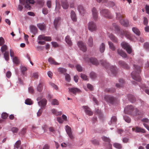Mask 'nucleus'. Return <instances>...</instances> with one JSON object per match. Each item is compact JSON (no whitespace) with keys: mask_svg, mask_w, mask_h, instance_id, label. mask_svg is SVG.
Returning <instances> with one entry per match:
<instances>
[{"mask_svg":"<svg viewBox=\"0 0 149 149\" xmlns=\"http://www.w3.org/2000/svg\"><path fill=\"white\" fill-rule=\"evenodd\" d=\"M134 71L132 72L131 76L134 79L140 81L141 78L139 75L141 72V67L136 65H134Z\"/></svg>","mask_w":149,"mask_h":149,"instance_id":"nucleus-1","label":"nucleus"},{"mask_svg":"<svg viewBox=\"0 0 149 149\" xmlns=\"http://www.w3.org/2000/svg\"><path fill=\"white\" fill-rule=\"evenodd\" d=\"M113 25L115 29V30L117 33L120 34L121 36L124 35L125 36L130 40L131 39V35L130 33L126 30L123 31H120L119 27L116 23H113Z\"/></svg>","mask_w":149,"mask_h":149,"instance_id":"nucleus-2","label":"nucleus"},{"mask_svg":"<svg viewBox=\"0 0 149 149\" xmlns=\"http://www.w3.org/2000/svg\"><path fill=\"white\" fill-rule=\"evenodd\" d=\"M116 19L119 20L120 23L125 27H127L129 25V22L127 20H125L124 19V16L120 13H116Z\"/></svg>","mask_w":149,"mask_h":149,"instance_id":"nucleus-3","label":"nucleus"},{"mask_svg":"<svg viewBox=\"0 0 149 149\" xmlns=\"http://www.w3.org/2000/svg\"><path fill=\"white\" fill-rule=\"evenodd\" d=\"M122 47L125 49L128 53L130 54L131 53L132 49L130 45L125 42H123L121 44Z\"/></svg>","mask_w":149,"mask_h":149,"instance_id":"nucleus-4","label":"nucleus"},{"mask_svg":"<svg viewBox=\"0 0 149 149\" xmlns=\"http://www.w3.org/2000/svg\"><path fill=\"white\" fill-rule=\"evenodd\" d=\"M134 110V108L132 105L127 106L124 109V112L125 113L131 115H132V114L134 112H132Z\"/></svg>","mask_w":149,"mask_h":149,"instance_id":"nucleus-5","label":"nucleus"},{"mask_svg":"<svg viewBox=\"0 0 149 149\" xmlns=\"http://www.w3.org/2000/svg\"><path fill=\"white\" fill-rule=\"evenodd\" d=\"M100 13L104 17L109 18H111L112 16L109 10L106 9H104L101 10Z\"/></svg>","mask_w":149,"mask_h":149,"instance_id":"nucleus-6","label":"nucleus"},{"mask_svg":"<svg viewBox=\"0 0 149 149\" xmlns=\"http://www.w3.org/2000/svg\"><path fill=\"white\" fill-rule=\"evenodd\" d=\"M143 113L142 110H139L137 109H135L134 111V113L132 114L133 116H138L139 119L143 116Z\"/></svg>","mask_w":149,"mask_h":149,"instance_id":"nucleus-7","label":"nucleus"},{"mask_svg":"<svg viewBox=\"0 0 149 149\" xmlns=\"http://www.w3.org/2000/svg\"><path fill=\"white\" fill-rule=\"evenodd\" d=\"M88 29L91 31H95L96 29V24L93 22H90L88 23Z\"/></svg>","mask_w":149,"mask_h":149,"instance_id":"nucleus-8","label":"nucleus"},{"mask_svg":"<svg viewBox=\"0 0 149 149\" xmlns=\"http://www.w3.org/2000/svg\"><path fill=\"white\" fill-rule=\"evenodd\" d=\"M132 130L135 131L136 132H141L142 133H146V131L145 129L138 126H136L132 128Z\"/></svg>","mask_w":149,"mask_h":149,"instance_id":"nucleus-9","label":"nucleus"},{"mask_svg":"<svg viewBox=\"0 0 149 149\" xmlns=\"http://www.w3.org/2000/svg\"><path fill=\"white\" fill-rule=\"evenodd\" d=\"M66 131L70 138L71 139H74V136L72 134L71 128L68 125L65 126Z\"/></svg>","mask_w":149,"mask_h":149,"instance_id":"nucleus-10","label":"nucleus"},{"mask_svg":"<svg viewBox=\"0 0 149 149\" xmlns=\"http://www.w3.org/2000/svg\"><path fill=\"white\" fill-rule=\"evenodd\" d=\"M105 100L110 103H113L115 101V98L109 95H105L104 97Z\"/></svg>","mask_w":149,"mask_h":149,"instance_id":"nucleus-11","label":"nucleus"},{"mask_svg":"<svg viewBox=\"0 0 149 149\" xmlns=\"http://www.w3.org/2000/svg\"><path fill=\"white\" fill-rule=\"evenodd\" d=\"M77 45L80 49L83 52H85L86 51L87 48L86 47L82 41H80L78 42Z\"/></svg>","mask_w":149,"mask_h":149,"instance_id":"nucleus-12","label":"nucleus"},{"mask_svg":"<svg viewBox=\"0 0 149 149\" xmlns=\"http://www.w3.org/2000/svg\"><path fill=\"white\" fill-rule=\"evenodd\" d=\"M110 71L111 72V73H110L109 72H108L110 76H115L117 73L116 67L114 66H111L110 68Z\"/></svg>","mask_w":149,"mask_h":149,"instance_id":"nucleus-13","label":"nucleus"},{"mask_svg":"<svg viewBox=\"0 0 149 149\" xmlns=\"http://www.w3.org/2000/svg\"><path fill=\"white\" fill-rule=\"evenodd\" d=\"M69 91L75 95L77 93H80L81 91L77 88H69Z\"/></svg>","mask_w":149,"mask_h":149,"instance_id":"nucleus-14","label":"nucleus"},{"mask_svg":"<svg viewBox=\"0 0 149 149\" xmlns=\"http://www.w3.org/2000/svg\"><path fill=\"white\" fill-rule=\"evenodd\" d=\"M92 15L93 19L95 20H96L98 19V16L97 11L96 9L94 7L92 10Z\"/></svg>","mask_w":149,"mask_h":149,"instance_id":"nucleus-15","label":"nucleus"},{"mask_svg":"<svg viewBox=\"0 0 149 149\" xmlns=\"http://www.w3.org/2000/svg\"><path fill=\"white\" fill-rule=\"evenodd\" d=\"M39 82L40 83L37 87V90L41 92L43 89L44 83L43 81L42 80H40Z\"/></svg>","mask_w":149,"mask_h":149,"instance_id":"nucleus-16","label":"nucleus"},{"mask_svg":"<svg viewBox=\"0 0 149 149\" xmlns=\"http://www.w3.org/2000/svg\"><path fill=\"white\" fill-rule=\"evenodd\" d=\"M61 4L63 8L65 9L68 8L69 4L67 0H61Z\"/></svg>","mask_w":149,"mask_h":149,"instance_id":"nucleus-17","label":"nucleus"},{"mask_svg":"<svg viewBox=\"0 0 149 149\" xmlns=\"http://www.w3.org/2000/svg\"><path fill=\"white\" fill-rule=\"evenodd\" d=\"M47 103V100L46 99H43L39 102H38V104L39 106H40L42 108H44L45 106Z\"/></svg>","mask_w":149,"mask_h":149,"instance_id":"nucleus-18","label":"nucleus"},{"mask_svg":"<svg viewBox=\"0 0 149 149\" xmlns=\"http://www.w3.org/2000/svg\"><path fill=\"white\" fill-rule=\"evenodd\" d=\"M83 108L85 110L86 113L89 116H91L93 115V113L91 111L90 108L87 106H84Z\"/></svg>","mask_w":149,"mask_h":149,"instance_id":"nucleus-19","label":"nucleus"},{"mask_svg":"<svg viewBox=\"0 0 149 149\" xmlns=\"http://www.w3.org/2000/svg\"><path fill=\"white\" fill-rule=\"evenodd\" d=\"M119 65L123 68L126 69L129 68V67L124 61H120L118 62Z\"/></svg>","mask_w":149,"mask_h":149,"instance_id":"nucleus-20","label":"nucleus"},{"mask_svg":"<svg viewBox=\"0 0 149 149\" xmlns=\"http://www.w3.org/2000/svg\"><path fill=\"white\" fill-rule=\"evenodd\" d=\"M30 29L31 32L34 35H35L37 33V28L35 26L33 25L30 26Z\"/></svg>","mask_w":149,"mask_h":149,"instance_id":"nucleus-21","label":"nucleus"},{"mask_svg":"<svg viewBox=\"0 0 149 149\" xmlns=\"http://www.w3.org/2000/svg\"><path fill=\"white\" fill-rule=\"evenodd\" d=\"M117 51L118 53L123 57L126 58L127 57V54L121 49H118Z\"/></svg>","mask_w":149,"mask_h":149,"instance_id":"nucleus-22","label":"nucleus"},{"mask_svg":"<svg viewBox=\"0 0 149 149\" xmlns=\"http://www.w3.org/2000/svg\"><path fill=\"white\" fill-rule=\"evenodd\" d=\"M70 15L72 20L74 22H76L77 18L75 12L73 10H72L71 12Z\"/></svg>","mask_w":149,"mask_h":149,"instance_id":"nucleus-23","label":"nucleus"},{"mask_svg":"<svg viewBox=\"0 0 149 149\" xmlns=\"http://www.w3.org/2000/svg\"><path fill=\"white\" fill-rule=\"evenodd\" d=\"M128 99L132 103H134L136 101V99L133 95L131 94L127 95Z\"/></svg>","mask_w":149,"mask_h":149,"instance_id":"nucleus-24","label":"nucleus"},{"mask_svg":"<svg viewBox=\"0 0 149 149\" xmlns=\"http://www.w3.org/2000/svg\"><path fill=\"white\" fill-rule=\"evenodd\" d=\"M89 60L90 62L94 65H97L99 64L97 60L95 58H90Z\"/></svg>","mask_w":149,"mask_h":149,"instance_id":"nucleus-25","label":"nucleus"},{"mask_svg":"<svg viewBox=\"0 0 149 149\" xmlns=\"http://www.w3.org/2000/svg\"><path fill=\"white\" fill-rule=\"evenodd\" d=\"M77 9L81 14H83L84 13L85 10L82 6L81 5H79L77 7Z\"/></svg>","mask_w":149,"mask_h":149,"instance_id":"nucleus-26","label":"nucleus"},{"mask_svg":"<svg viewBox=\"0 0 149 149\" xmlns=\"http://www.w3.org/2000/svg\"><path fill=\"white\" fill-rule=\"evenodd\" d=\"M37 26L39 29L41 30H45L46 28L45 25L44 23L38 24Z\"/></svg>","mask_w":149,"mask_h":149,"instance_id":"nucleus-27","label":"nucleus"},{"mask_svg":"<svg viewBox=\"0 0 149 149\" xmlns=\"http://www.w3.org/2000/svg\"><path fill=\"white\" fill-rule=\"evenodd\" d=\"M89 46L92 47L93 45V39L92 37L90 36L88 38L87 42Z\"/></svg>","mask_w":149,"mask_h":149,"instance_id":"nucleus-28","label":"nucleus"},{"mask_svg":"<svg viewBox=\"0 0 149 149\" xmlns=\"http://www.w3.org/2000/svg\"><path fill=\"white\" fill-rule=\"evenodd\" d=\"M100 63L102 65L107 68L109 66V64L107 63L106 61L102 60L100 61Z\"/></svg>","mask_w":149,"mask_h":149,"instance_id":"nucleus-29","label":"nucleus"},{"mask_svg":"<svg viewBox=\"0 0 149 149\" xmlns=\"http://www.w3.org/2000/svg\"><path fill=\"white\" fill-rule=\"evenodd\" d=\"M65 40L66 42L70 46H71L72 45V43L71 41V39L69 36H67L65 38Z\"/></svg>","mask_w":149,"mask_h":149,"instance_id":"nucleus-30","label":"nucleus"},{"mask_svg":"<svg viewBox=\"0 0 149 149\" xmlns=\"http://www.w3.org/2000/svg\"><path fill=\"white\" fill-rule=\"evenodd\" d=\"M133 31L136 35L139 36L140 34V32L139 30L136 27H134L132 28Z\"/></svg>","mask_w":149,"mask_h":149,"instance_id":"nucleus-31","label":"nucleus"},{"mask_svg":"<svg viewBox=\"0 0 149 149\" xmlns=\"http://www.w3.org/2000/svg\"><path fill=\"white\" fill-rule=\"evenodd\" d=\"M60 19V18L59 17L55 18L54 19V27L56 29H57V25Z\"/></svg>","mask_w":149,"mask_h":149,"instance_id":"nucleus-32","label":"nucleus"},{"mask_svg":"<svg viewBox=\"0 0 149 149\" xmlns=\"http://www.w3.org/2000/svg\"><path fill=\"white\" fill-rule=\"evenodd\" d=\"M49 62L51 64H54V65H58V63L56 62L54 59L50 57L49 58L48 60Z\"/></svg>","mask_w":149,"mask_h":149,"instance_id":"nucleus-33","label":"nucleus"},{"mask_svg":"<svg viewBox=\"0 0 149 149\" xmlns=\"http://www.w3.org/2000/svg\"><path fill=\"white\" fill-rule=\"evenodd\" d=\"M52 112L56 116L61 115L62 114L61 111H57V110L54 109H53L52 110Z\"/></svg>","mask_w":149,"mask_h":149,"instance_id":"nucleus-34","label":"nucleus"},{"mask_svg":"<svg viewBox=\"0 0 149 149\" xmlns=\"http://www.w3.org/2000/svg\"><path fill=\"white\" fill-rule=\"evenodd\" d=\"M105 49V45L103 43H102L100 46V52L102 53L104 52Z\"/></svg>","mask_w":149,"mask_h":149,"instance_id":"nucleus-35","label":"nucleus"},{"mask_svg":"<svg viewBox=\"0 0 149 149\" xmlns=\"http://www.w3.org/2000/svg\"><path fill=\"white\" fill-rule=\"evenodd\" d=\"M109 37L110 39L113 42H118L117 38L113 34H111L109 35Z\"/></svg>","mask_w":149,"mask_h":149,"instance_id":"nucleus-36","label":"nucleus"},{"mask_svg":"<svg viewBox=\"0 0 149 149\" xmlns=\"http://www.w3.org/2000/svg\"><path fill=\"white\" fill-rule=\"evenodd\" d=\"M117 120V119L116 117L115 116H113L111 117V121L109 123V124L110 125H111L113 123H116Z\"/></svg>","mask_w":149,"mask_h":149,"instance_id":"nucleus-37","label":"nucleus"},{"mask_svg":"<svg viewBox=\"0 0 149 149\" xmlns=\"http://www.w3.org/2000/svg\"><path fill=\"white\" fill-rule=\"evenodd\" d=\"M4 56L5 60L8 61L9 59V53L8 51L6 52L4 54Z\"/></svg>","mask_w":149,"mask_h":149,"instance_id":"nucleus-38","label":"nucleus"},{"mask_svg":"<svg viewBox=\"0 0 149 149\" xmlns=\"http://www.w3.org/2000/svg\"><path fill=\"white\" fill-rule=\"evenodd\" d=\"M8 49V47L6 45H2L1 48V50L2 53H3L4 52H6V50Z\"/></svg>","mask_w":149,"mask_h":149,"instance_id":"nucleus-39","label":"nucleus"},{"mask_svg":"<svg viewBox=\"0 0 149 149\" xmlns=\"http://www.w3.org/2000/svg\"><path fill=\"white\" fill-rule=\"evenodd\" d=\"M108 44L109 45L110 48L113 51H115L116 49V48L114 46L113 43L110 41L108 42Z\"/></svg>","mask_w":149,"mask_h":149,"instance_id":"nucleus-40","label":"nucleus"},{"mask_svg":"<svg viewBox=\"0 0 149 149\" xmlns=\"http://www.w3.org/2000/svg\"><path fill=\"white\" fill-rule=\"evenodd\" d=\"M102 140L104 141L107 142L108 143H110V140L109 138L105 136H103L102 137Z\"/></svg>","mask_w":149,"mask_h":149,"instance_id":"nucleus-41","label":"nucleus"},{"mask_svg":"<svg viewBox=\"0 0 149 149\" xmlns=\"http://www.w3.org/2000/svg\"><path fill=\"white\" fill-rule=\"evenodd\" d=\"M124 119L127 123H130L131 122V119L130 118L127 116H124Z\"/></svg>","mask_w":149,"mask_h":149,"instance_id":"nucleus-42","label":"nucleus"},{"mask_svg":"<svg viewBox=\"0 0 149 149\" xmlns=\"http://www.w3.org/2000/svg\"><path fill=\"white\" fill-rule=\"evenodd\" d=\"M20 68L22 73L23 75H24L25 74V72L27 70L26 68L25 67L22 66L20 67Z\"/></svg>","mask_w":149,"mask_h":149,"instance_id":"nucleus-43","label":"nucleus"},{"mask_svg":"<svg viewBox=\"0 0 149 149\" xmlns=\"http://www.w3.org/2000/svg\"><path fill=\"white\" fill-rule=\"evenodd\" d=\"M58 71L61 73L64 74L66 73V70L65 68H60L58 69Z\"/></svg>","mask_w":149,"mask_h":149,"instance_id":"nucleus-44","label":"nucleus"},{"mask_svg":"<svg viewBox=\"0 0 149 149\" xmlns=\"http://www.w3.org/2000/svg\"><path fill=\"white\" fill-rule=\"evenodd\" d=\"M21 144V142L20 140L17 141L15 143V148H19Z\"/></svg>","mask_w":149,"mask_h":149,"instance_id":"nucleus-45","label":"nucleus"},{"mask_svg":"<svg viewBox=\"0 0 149 149\" xmlns=\"http://www.w3.org/2000/svg\"><path fill=\"white\" fill-rule=\"evenodd\" d=\"M113 146L116 148L118 149H120L122 148L121 145L120 144L117 143H114L113 144Z\"/></svg>","mask_w":149,"mask_h":149,"instance_id":"nucleus-46","label":"nucleus"},{"mask_svg":"<svg viewBox=\"0 0 149 149\" xmlns=\"http://www.w3.org/2000/svg\"><path fill=\"white\" fill-rule=\"evenodd\" d=\"M115 90L114 88H107L105 90V91L110 93H114L115 91Z\"/></svg>","mask_w":149,"mask_h":149,"instance_id":"nucleus-47","label":"nucleus"},{"mask_svg":"<svg viewBox=\"0 0 149 149\" xmlns=\"http://www.w3.org/2000/svg\"><path fill=\"white\" fill-rule=\"evenodd\" d=\"M25 103L28 105H31L32 104V102L30 99L28 98L26 100Z\"/></svg>","mask_w":149,"mask_h":149,"instance_id":"nucleus-48","label":"nucleus"},{"mask_svg":"<svg viewBox=\"0 0 149 149\" xmlns=\"http://www.w3.org/2000/svg\"><path fill=\"white\" fill-rule=\"evenodd\" d=\"M45 36L44 35H41L39 36L38 37V40H44L45 39Z\"/></svg>","mask_w":149,"mask_h":149,"instance_id":"nucleus-49","label":"nucleus"},{"mask_svg":"<svg viewBox=\"0 0 149 149\" xmlns=\"http://www.w3.org/2000/svg\"><path fill=\"white\" fill-rule=\"evenodd\" d=\"M8 116V114L6 113H3L1 114V118L3 119H6Z\"/></svg>","mask_w":149,"mask_h":149,"instance_id":"nucleus-50","label":"nucleus"},{"mask_svg":"<svg viewBox=\"0 0 149 149\" xmlns=\"http://www.w3.org/2000/svg\"><path fill=\"white\" fill-rule=\"evenodd\" d=\"M144 47L146 50H149V43L146 42L144 43Z\"/></svg>","mask_w":149,"mask_h":149,"instance_id":"nucleus-51","label":"nucleus"},{"mask_svg":"<svg viewBox=\"0 0 149 149\" xmlns=\"http://www.w3.org/2000/svg\"><path fill=\"white\" fill-rule=\"evenodd\" d=\"M81 77L82 79L85 80H88L87 76L85 74H81Z\"/></svg>","mask_w":149,"mask_h":149,"instance_id":"nucleus-52","label":"nucleus"},{"mask_svg":"<svg viewBox=\"0 0 149 149\" xmlns=\"http://www.w3.org/2000/svg\"><path fill=\"white\" fill-rule=\"evenodd\" d=\"M65 80L68 82H70V75L68 74L65 75Z\"/></svg>","mask_w":149,"mask_h":149,"instance_id":"nucleus-53","label":"nucleus"},{"mask_svg":"<svg viewBox=\"0 0 149 149\" xmlns=\"http://www.w3.org/2000/svg\"><path fill=\"white\" fill-rule=\"evenodd\" d=\"M13 61L16 64H18L19 63V60L16 57H15L13 58Z\"/></svg>","mask_w":149,"mask_h":149,"instance_id":"nucleus-54","label":"nucleus"},{"mask_svg":"<svg viewBox=\"0 0 149 149\" xmlns=\"http://www.w3.org/2000/svg\"><path fill=\"white\" fill-rule=\"evenodd\" d=\"M90 76L91 78L92 79H94L96 77V75L95 73L93 72L90 73Z\"/></svg>","mask_w":149,"mask_h":149,"instance_id":"nucleus-55","label":"nucleus"},{"mask_svg":"<svg viewBox=\"0 0 149 149\" xmlns=\"http://www.w3.org/2000/svg\"><path fill=\"white\" fill-rule=\"evenodd\" d=\"M76 68L77 71L79 72H81L82 70V68L79 65H77Z\"/></svg>","mask_w":149,"mask_h":149,"instance_id":"nucleus-56","label":"nucleus"},{"mask_svg":"<svg viewBox=\"0 0 149 149\" xmlns=\"http://www.w3.org/2000/svg\"><path fill=\"white\" fill-rule=\"evenodd\" d=\"M50 85L56 90H57L58 89L57 86L52 83H50Z\"/></svg>","mask_w":149,"mask_h":149,"instance_id":"nucleus-57","label":"nucleus"},{"mask_svg":"<svg viewBox=\"0 0 149 149\" xmlns=\"http://www.w3.org/2000/svg\"><path fill=\"white\" fill-rule=\"evenodd\" d=\"M52 104L53 105H58V102L57 100L56 99H54L52 102Z\"/></svg>","mask_w":149,"mask_h":149,"instance_id":"nucleus-58","label":"nucleus"},{"mask_svg":"<svg viewBox=\"0 0 149 149\" xmlns=\"http://www.w3.org/2000/svg\"><path fill=\"white\" fill-rule=\"evenodd\" d=\"M5 42V41L3 38L1 37L0 38V46L2 45Z\"/></svg>","mask_w":149,"mask_h":149,"instance_id":"nucleus-59","label":"nucleus"},{"mask_svg":"<svg viewBox=\"0 0 149 149\" xmlns=\"http://www.w3.org/2000/svg\"><path fill=\"white\" fill-rule=\"evenodd\" d=\"M18 130V129L16 127H13L11 129V131L14 133L17 132Z\"/></svg>","mask_w":149,"mask_h":149,"instance_id":"nucleus-60","label":"nucleus"},{"mask_svg":"<svg viewBox=\"0 0 149 149\" xmlns=\"http://www.w3.org/2000/svg\"><path fill=\"white\" fill-rule=\"evenodd\" d=\"M42 12L43 14L46 15L48 13V10L47 8H43L42 9Z\"/></svg>","mask_w":149,"mask_h":149,"instance_id":"nucleus-61","label":"nucleus"},{"mask_svg":"<svg viewBox=\"0 0 149 149\" xmlns=\"http://www.w3.org/2000/svg\"><path fill=\"white\" fill-rule=\"evenodd\" d=\"M91 142L94 145H98L99 143L98 141L96 139L91 140Z\"/></svg>","mask_w":149,"mask_h":149,"instance_id":"nucleus-62","label":"nucleus"},{"mask_svg":"<svg viewBox=\"0 0 149 149\" xmlns=\"http://www.w3.org/2000/svg\"><path fill=\"white\" fill-rule=\"evenodd\" d=\"M87 87L88 88L91 90H93V86L91 84H87Z\"/></svg>","mask_w":149,"mask_h":149,"instance_id":"nucleus-63","label":"nucleus"},{"mask_svg":"<svg viewBox=\"0 0 149 149\" xmlns=\"http://www.w3.org/2000/svg\"><path fill=\"white\" fill-rule=\"evenodd\" d=\"M145 9L146 13L149 14V6L146 5L145 7Z\"/></svg>","mask_w":149,"mask_h":149,"instance_id":"nucleus-64","label":"nucleus"}]
</instances>
